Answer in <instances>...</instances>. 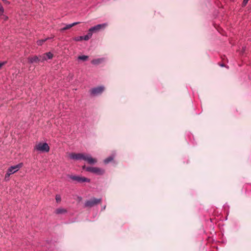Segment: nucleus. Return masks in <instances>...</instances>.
Here are the masks:
<instances>
[{
  "label": "nucleus",
  "mask_w": 251,
  "mask_h": 251,
  "mask_svg": "<svg viewBox=\"0 0 251 251\" xmlns=\"http://www.w3.org/2000/svg\"><path fill=\"white\" fill-rule=\"evenodd\" d=\"M105 206H104V207H103V209H105Z\"/></svg>",
  "instance_id": "25"
},
{
  "label": "nucleus",
  "mask_w": 251,
  "mask_h": 251,
  "mask_svg": "<svg viewBox=\"0 0 251 251\" xmlns=\"http://www.w3.org/2000/svg\"><path fill=\"white\" fill-rule=\"evenodd\" d=\"M5 64V62H0V69Z\"/></svg>",
  "instance_id": "22"
},
{
  "label": "nucleus",
  "mask_w": 251,
  "mask_h": 251,
  "mask_svg": "<svg viewBox=\"0 0 251 251\" xmlns=\"http://www.w3.org/2000/svg\"><path fill=\"white\" fill-rule=\"evenodd\" d=\"M53 57V54L50 52H49L48 53H45L42 55L40 56V57L42 58V61L44 60H46L47 59H51Z\"/></svg>",
  "instance_id": "10"
},
{
  "label": "nucleus",
  "mask_w": 251,
  "mask_h": 251,
  "mask_svg": "<svg viewBox=\"0 0 251 251\" xmlns=\"http://www.w3.org/2000/svg\"><path fill=\"white\" fill-rule=\"evenodd\" d=\"M34 150L41 152H49L50 147L46 143L40 142L36 145Z\"/></svg>",
  "instance_id": "2"
},
{
  "label": "nucleus",
  "mask_w": 251,
  "mask_h": 251,
  "mask_svg": "<svg viewBox=\"0 0 251 251\" xmlns=\"http://www.w3.org/2000/svg\"><path fill=\"white\" fill-rule=\"evenodd\" d=\"M92 36V33L90 31H88V33L87 35H85L84 36H82L83 37V40L87 41L90 38H91Z\"/></svg>",
  "instance_id": "15"
},
{
  "label": "nucleus",
  "mask_w": 251,
  "mask_h": 251,
  "mask_svg": "<svg viewBox=\"0 0 251 251\" xmlns=\"http://www.w3.org/2000/svg\"><path fill=\"white\" fill-rule=\"evenodd\" d=\"M79 23V22H75V23H72L71 24L67 25L64 27L62 28L61 30H65L71 28L72 27H73V26H75V25L78 24Z\"/></svg>",
  "instance_id": "13"
},
{
  "label": "nucleus",
  "mask_w": 251,
  "mask_h": 251,
  "mask_svg": "<svg viewBox=\"0 0 251 251\" xmlns=\"http://www.w3.org/2000/svg\"><path fill=\"white\" fill-rule=\"evenodd\" d=\"M104 61V58H97L92 60L91 63L94 65H99Z\"/></svg>",
  "instance_id": "12"
},
{
  "label": "nucleus",
  "mask_w": 251,
  "mask_h": 251,
  "mask_svg": "<svg viewBox=\"0 0 251 251\" xmlns=\"http://www.w3.org/2000/svg\"><path fill=\"white\" fill-rule=\"evenodd\" d=\"M69 177L73 180L78 182H89L90 180L86 177H82L77 176H69Z\"/></svg>",
  "instance_id": "5"
},
{
  "label": "nucleus",
  "mask_w": 251,
  "mask_h": 251,
  "mask_svg": "<svg viewBox=\"0 0 251 251\" xmlns=\"http://www.w3.org/2000/svg\"><path fill=\"white\" fill-rule=\"evenodd\" d=\"M47 39H48V38H46L45 39L39 40L37 41V44L38 45L41 46L43 44V43H44L46 41H47Z\"/></svg>",
  "instance_id": "17"
},
{
  "label": "nucleus",
  "mask_w": 251,
  "mask_h": 251,
  "mask_svg": "<svg viewBox=\"0 0 251 251\" xmlns=\"http://www.w3.org/2000/svg\"><path fill=\"white\" fill-rule=\"evenodd\" d=\"M101 201V199L93 198L90 200L86 201L85 203V206L86 207H92L95 204L100 202Z\"/></svg>",
  "instance_id": "6"
},
{
  "label": "nucleus",
  "mask_w": 251,
  "mask_h": 251,
  "mask_svg": "<svg viewBox=\"0 0 251 251\" xmlns=\"http://www.w3.org/2000/svg\"><path fill=\"white\" fill-rule=\"evenodd\" d=\"M88 56L87 55H81L78 57V59L81 60L83 61H86L88 59Z\"/></svg>",
  "instance_id": "16"
},
{
  "label": "nucleus",
  "mask_w": 251,
  "mask_h": 251,
  "mask_svg": "<svg viewBox=\"0 0 251 251\" xmlns=\"http://www.w3.org/2000/svg\"><path fill=\"white\" fill-rule=\"evenodd\" d=\"M3 12H1V11H0V16L2 15V14H3Z\"/></svg>",
  "instance_id": "24"
},
{
  "label": "nucleus",
  "mask_w": 251,
  "mask_h": 251,
  "mask_svg": "<svg viewBox=\"0 0 251 251\" xmlns=\"http://www.w3.org/2000/svg\"><path fill=\"white\" fill-rule=\"evenodd\" d=\"M104 90V87L102 86L97 87L94 88H92L91 91V94L94 96H97L100 95L102 93V92Z\"/></svg>",
  "instance_id": "7"
},
{
  "label": "nucleus",
  "mask_w": 251,
  "mask_h": 251,
  "mask_svg": "<svg viewBox=\"0 0 251 251\" xmlns=\"http://www.w3.org/2000/svg\"><path fill=\"white\" fill-rule=\"evenodd\" d=\"M67 212L66 209L63 208H59L55 210L56 214H64Z\"/></svg>",
  "instance_id": "14"
},
{
  "label": "nucleus",
  "mask_w": 251,
  "mask_h": 251,
  "mask_svg": "<svg viewBox=\"0 0 251 251\" xmlns=\"http://www.w3.org/2000/svg\"><path fill=\"white\" fill-rule=\"evenodd\" d=\"M107 26V24L106 23H104L102 24H99L94 26L91 27L89 29V31H90L92 34L94 32H97L100 30L101 29H104Z\"/></svg>",
  "instance_id": "4"
},
{
  "label": "nucleus",
  "mask_w": 251,
  "mask_h": 251,
  "mask_svg": "<svg viewBox=\"0 0 251 251\" xmlns=\"http://www.w3.org/2000/svg\"><path fill=\"white\" fill-rule=\"evenodd\" d=\"M22 166L23 164L20 163L18 165L12 166L9 168L5 176V179L8 180L11 175L17 172Z\"/></svg>",
  "instance_id": "1"
},
{
  "label": "nucleus",
  "mask_w": 251,
  "mask_h": 251,
  "mask_svg": "<svg viewBox=\"0 0 251 251\" xmlns=\"http://www.w3.org/2000/svg\"><path fill=\"white\" fill-rule=\"evenodd\" d=\"M75 40L76 41H81V40H83V37L82 36H78V37H75Z\"/></svg>",
  "instance_id": "20"
},
{
  "label": "nucleus",
  "mask_w": 251,
  "mask_h": 251,
  "mask_svg": "<svg viewBox=\"0 0 251 251\" xmlns=\"http://www.w3.org/2000/svg\"><path fill=\"white\" fill-rule=\"evenodd\" d=\"M84 153H72L69 154L71 159L74 160H83Z\"/></svg>",
  "instance_id": "9"
},
{
  "label": "nucleus",
  "mask_w": 251,
  "mask_h": 251,
  "mask_svg": "<svg viewBox=\"0 0 251 251\" xmlns=\"http://www.w3.org/2000/svg\"><path fill=\"white\" fill-rule=\"evenodd\" d=\"M3 1H4L5 3H6V4L9 3V2H8V1H6V0H3Z\"/></svg>",
  "instance_id": "23"
},
{
  "label": "nucleus",
  "mask_w": 251,
  "mask_h": 251,
  "mask_svg": "<svg viewBox=\"0 0 251 251\" xmlns=\"http://www.w3.org/2000/svg\"><path fill=\"white\" fill-rule=\"evenodd\" d=\"M83 160L87 161L90 164H94L97 160L96 158H93L91 155L84 153Z\"/></svg>",
  "instance_id": "8"
},
{
  "label": "nucleus",
  "mask_w": 251,
  "mask_h": 251,
  "mask_svg": "<svg viewBox=\"0 0 251 251\" xmlns=\"http://www.w3.org/2000/svg\"><path fill=\"white\" fill-rule=\"evenodd\" d=\"M55 200L57 202H59L61 201V198L60 195H56L55 196Z\"/></svg>",
  "instance_id": "19"
},
{
  "label": "nucleus",
  "mask_w": 251,
  "mask_h": 251,
  "mask_svg": "<svg viewBox=\"0 0 251 251\" xmlns=\"http://www.w3.org/2000/svg\"><path fill=\"white\" fill-rule=\"evenodd\" d=\"M83 168L88 172H90L97 175H102L104 173V171L103 170L98 167H85V166H84Z\"/></svg>",
  "instance_id": "3"
},
{
  "label": "nucleus",
  "mask_w": 251,
  "mask_h": 251,
  "mask_svg": "<svg viewBox=\"0 0 251 251\" xmlns=\"http://www.w3.org/2000/svg\"><path fill=\"white\" fill-rule=\"evenodd\" d=\"M249 0H244L243 2V4L245 6L248 3Z\"/></svg>",
  "instance_id": "21"
},
{
  "label": "nucleus",
  "mask_w": 251,
  "mask_h": 251,
  "mask_svg": "<svg viewBox=\"0 0 251 251\" xmlns=\"http://www.w3.org/2000/svg\"><path fill=\"white\" fill-rule=\"evenodd\" d=\"M28 60L30 63H33L34 62H38L39 61H42V58L40 57H38L37 56H34L33 57H31L28 58Z\"/></svg>",
  "instance_id": "11"
},
{
  "label": "nucleus",
  "mask_w": 251,
  "mask_h": 251,
  "mask_svg": "<svg viewBox=\"0 0 251 251\" xmlns=\"http://www.w3.org/2000/svg\"><path fill=\"white\" fill-rule=\"evenodd\" d=\"M113 159V157L112 156H109V157L106 158L104 160V162L105 164H107L109 162L111 161Z\"/></svg>",
  "instance_id": "18"
}]
</instances>
